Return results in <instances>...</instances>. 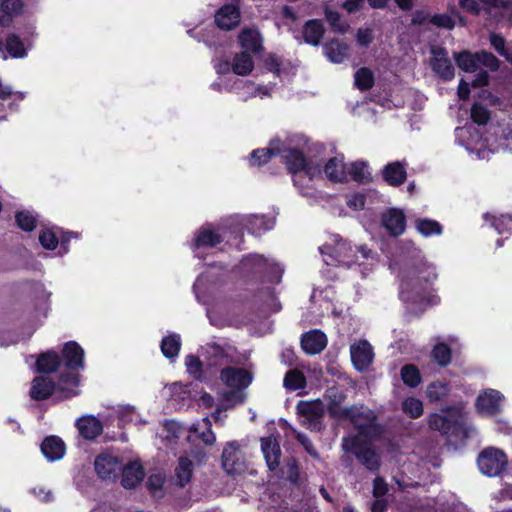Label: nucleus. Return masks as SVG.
<instances>
[{"instance_id":"1","label":"nucleus","mask_w":512,"mask_h":512,"mask_svg":"<svg viewBox=\"0 0 512 512\" xmlns=\"http://www.w3.org/2000/svg\"><path fill=\"white\" fill-rule=\"evenodd\" d=\"M436 277L435 268L422 260L405 264L401 269L400 298L404 302L422 303Z\"/></svg>"},{"instance_id":"2","label":"nucleus","mask_w":512,"mask_h":512,"mask_svg":"<svg viewBox=\"0 0 512 512\" xmlns=\"http://www.w3.org/2000/svg\"><path fill=\"white\" fill-rule=\"evenodd\" d=\"M78 376L72 372L61 374L57 385L46 376L35 377L31 383L30 397L36 401L49 398L53 393L57 401L77 395Z\"/></svg>"},{"instance_id":"3","label":"nucleus","mask_w":512,"mask_h":512,"mask_svg":"<svg viewBox=\"0 0 512 512\" xmlns=\"http://www.w3.org/2000/svg\"><path fill=\"white\" fill-rule=\"evenodd\" d=\"M320 253L324 256V261L327 265H344L350 267L352 264L359 261L357 252L364 260H373L372 251L365 246L353 248L349 243L338 239L335 236L332 243H325L320 248Z\"/></svg>"},{"instance_id":"4","label":"nucleus","mask_w":512,"mask_h":512,"mask_svg":"<svg viewBox=\"0 0 512 512\" xmlns=\"http://www.w3.org/2000/svg\"><path fill=\"white\" fill-rule=\"evenodd\" d=\"M346 416L342 420H348L358 431L356 435L372 440L381 433L380 427L377 425V416L371 409L364 405H353L349 410L345 411Z\"/></svg>"},{"instance_id":"5","label":"nucleus","mask_w":512,"mask_h":512,"mask_svg":"<svg viewBox=\"0 0 512 512\" xmlns=\"http://www.w3.org/2000/svg\"><path fill=\"white\" fill-rule=\"evenodd\" d=\"M341 446L343 451L353 454L369 471L375 472L380 468V456L372 445L362 441L359 435L343 437Z\"/></svg>"},{"instance_id":"6","label":"nucleus","mask_w":512,"mask_h":512,"mask_svg":"<svg viewBox=\"0 0 512 512\" xmlns=\"http://www.w3.org/2000/svg\"><path fill=\"white\" fill-rule=\"evenodd\" d=\"M441 411L443 414L434 413L428 417V425L432 430L452 435L462 428L463 414L460 406H447Z\"/></svg>"},{"instance_id":"7","label":"nucleus","mask_w":512,"mask_h":512,"mask_svg":"<svg viewBox=\"0 0 512 512\" xmlns=\"http://www.w3.org/2000/svg\"><path fill=\"white\" fill-rule=\"evenodd\" d=\"M477 464L481 473L489 477H496L506 471L508 457L504 451L498 448L487 447L478 455Z\"/></svg>"},{"instance_id":"8","label":"nucleus","mask_w":512,"mask_h":512,"mask_svg":"<svg viewBox=\"0 0 512 512\" xmlns=\"http://www.w3.org/2000/svg\"><path fill=\"white\" fill-rule=\"evenodd\" d=\"M296 410L297 414L303 418L302 424L309 430L319 432L323 429L322 418L325 408L321 400L299 401Z\"/></svg>"},{"instance_id":"9","label":"nucleus","mask_w":512,"mask_h":512,"mask_svg":"<svg viewBox=\"0 0 512 512\" xmlns=\"http://www.w3.org/2000/svg\"><path fill=\"white\" fill-rule=\"evenodd\" d=\"M242 266L248 272L265 276L269 282L279 283L281 280L282 269L262 255L255 254L244 258Z\"/></svg>"},{"instance_id":"10","label":"nucleus","mask_w":512,"mask_h":512,"mask_svg":"<svg viewBox=\"0 0 512 512\" xmlns=\"http://www.w3.org/2000/svg\"><path fill=\"white\" fill-rule=\"evenodd\" d=\"M94 467L97 475L105 481L116 480L122 470L123 463L115 455L101 453L94 460Z\"/></svg>"},{"instance_id":"11","label":"nucleus","mask_w":512,"mask_h":512,"mask_svg":"<svg viewBox=\"0 0 512 512\" xmlns=\"http://www.w3.org/2000/svg\"><path fill=\"white\" fill-rule=\"evenodd\" d=\"M221 458L222 467L228 474H241L246 470V462L237 441L227 443Z\"/></svg>"},{"instance_id":"12","label":"nucleus","mask_w":512,"mask_h":512,"mask_svg":"<svg viewBox=\"0 0 512 512\" xmlns=\"http://www.w3.org/2000/svg\"><path fill=\"white\" fill-rule=\"evenodd\" d=\"M431 54L434 56L431 61L433 71L445 81L453 79L455 69L451 60L448 58L446 49L442 47H432Z\"/></svg>"},{"instance_id":"13","label":"nucleus","mask_w":512,"mask_h":512,"mask_svg":"<svg viewBox=\"0 0 512 512\" xmlns=\"http://www.w3.org/2000/svg\"><path fill=\"white\" fill-rule=\"evenodd\" d=\"M220 379L231 388L244 390L252 382V374L243 368L226 367L221 370Z\"/></svg>"},{"instance_id":"14","label":"nucleus","mask_w":512,"mask_h":512,"mask_svg":"<svg viewBox=\"0 0 512 512\" xmlns=\"http://www.w3.org/2000/svg\"><path fill=\"white\" fill-rule=\"evenodd\" d=\"M350 352L352 362L358 371L366 370L372 363L373 350L366 340L351 345Z\"/></svg>"},{"instance_id":"15","label":"nucleus","mask_w":512,"mask_h":512,"mask_svg":"<svg viewBox=\"0 0 512 512\" xmlns=\"http://www.w3.org/2000/svg\"><path fill=\"white\" fill-rule=\"evenodd\" d=\"M327 346V337L320 330H311L301 337V347L306 354L315 355L321 353Z\"/></svg>"},{"instance_id":"16","label":"nucleus","mask_w":512,"mask_h":512,"mask_svg":"<svg viewBox=\"0 0 512 512\" xmlns=\"http://www.w3.org/2000/svg\"><path fill=\"white\" fill-rule=\"evenodd\" d=\"M502 395L499 391L489 389L480 394L476 400L478 410L487 415H494L500 411Z\"/></svg>"},{"instance_id":"17","label":"nucleus","mask_w":512,"mask_h":512,"mask_svg":"<svg viewBox=\"0 0 512 512\" xmlns=\"http://www.w3.org/2000/svg\"><path fill=\"white\" fill-rule=\"evenodd\" d=\"M261 450L269 470L275 471L279 467L281 457V448L276 438H261Z\"/></svg>"},{"instance_id":"18","label":"nucleus","mask_w":512,"mask_h":512,"mask_svg":"<svg viewBox=\"0 0 512 512\" xmlns=\"http://www.w3.org/2000/svg\"><path fill=\"white\" fill-rule=\"evenodd\" d=\"M283 152V158L285 160L287 169L291 174L294 175V184L298 185L302 176H298L297 174L303 170L307 160L304 154L298 149L288 148Z\"/></svg>"},{"instance_id":"19","label":"nucleus","mask_w":512,"mask_h":512,"mask_svg":"<svg viewBox=\"0 0 512 512\" xmlns=\"http://www.w3.org/2000/svg\"><path fill=\"white\" fill-rule=\"evenodd\" d=\"M326 396L329 400L327 410L330 417L342 420L346 416L345 411L349 407H342L341 404L346 399V395L336 387H331L327 390Z\"/></svg>"},{"instance_id":"20","label":"nucleus","mask_w":512,"mask_h":512,"mask_svg":"<svg viewBox=\"0 0 512 512\" xmlns=\"http://www.w3.org/2000/svg\"><path fill=\"white\" fill-rule=\"evenodd\" d=\"M121 484L126 489L135 488L145 477V472L139 462H130L126 466L123 465Z\"/></svg>"},{"instance_id":"21","label":"nucleus","mask_w":512,"mask_h":512,"mask_svg":"<svg viewBox=\"0 0 512 512\" xmlns=\"http://www.w3.org/2000/svg\"><path fill=\"white\" fill-rule=\"evenodd\" d=\"M382 224L392 236H398L405 230L404 214L396 209H390L382 215Z\"/></svg>"},{"instance_id":"22","label":"nucleus","mask_w":512,"mask_h":512,"mask_svg":"<svg viewBox=\"0 0 512 512\" xmlns=\"http://www.w3.org/2000/svg\"><path fill=\"white\" fill-rule=\"evenodd\" d=\"M240 12L234 5H224L215 15L217 26L224 30H231L238 25Z\"/></svg>"},{"instance_id":"23","label":"nucleus","mask_w":512,"mask_h":512,"mask_svg":"<svg viewBox=\"0 0 512 512\" xmlns=\"http://www.w3.org/2000/svg\"><path fill=\"white\" fill-rule=\"evenodd\" d=\"M483 11L495 21H500L505 13L512 14V0H481Z\"/></svg>"},{"instance_id":"24","label":"nucleus","mask_w":512,"mask_h":512,"mask_svg":"<svg viewBox=\"0 0 512 512\" xmlns=\"http://www.w3.org/2000/svg\"><path fill=\"white\" fill-rule=\"evenodd\" d=\"M62 354L67 368L76 370L84 367V351L76 342H67L63 348Z\"/></svg>"},{"instance_id":"25","label":"nucleus","mask_w":512,"mask_h":512,"mask_svg":"<svg viewBox=\"0 0 512 512\" xmlns=\"http://www.w3.org/2000/svg\"><path fill=\"white\" fill-rule=\"evenodd\" d=\"M76 426L80 435L87 440L95 439L103 431L102 423L94 416L79 418L76 422Z\"/></svg>"},{"instance_id":"26","label":"nucleus","mask_w":512,"mask_h":512,"mask_svg":"<svg viewBox=\"0 0 512 512\" xmlns=\"http://www.w3.org/2000/svg\"><path fill=\"white\" fill-rule=\"evenodd\" d=\"M41 450L43 455L49 461H56L64 456L65 444L61 438L57 436H49L42 442Z\"/></svg>"},{"instance_id":"27","label":"nucleus","mask_w":512,"mask_h":512,"mask_svg":"<svg viewBox=\"0 0 512 512\" xmlns=\"http://www.w3.org/2000/svg\"><path fill=\"white\" fill-rule=\"evenodd\" d=\"M193 471V461L186 456L180 457L174 470L175 485L185 487L191 481Z\"/></svg>"},{"instance_id":"28","label":"nucleus","mask_w":512,"mask_h":512,"mask_svg":"<svg viewBox=\"0 0 512 512\" xmlns=\"http://www.w3.org/2000/svg\"><path fill=\"white\" fill-rule=\"evenodd\" d=\"M239 42L247 53L258 54L263 50L262 37L257 30L244 29L239 35Z\"/></svg>"},{"instance_id":"29","label":"nucleus","mask_w":512,"mask_h":512,"mask_svg":"<svg viewBox=\"0 0 512 512\" xmlns=\"http://www.w3.org/2000/svg\"><path fill=\"white\" fill-rule=\"evenodd\" d=\"M325 29L321 20L312 19L308 20L303 26L304 41L310 45L318 46L324 35Z\"/></svg>"},{"instance_id":"30","label":"nucleus","mask_w":512,"mask_h":512,"mask_svg":"<svg viewBox=\"0 0 512 512\" xmlns=\"http://www.w3.org/2000/svg\"><path fill=\"white\" fill-rule=\"evenodd\" d=\"M383 177L389 185L399 186L405 182L407 173L402 163L392 162L384 167Z\"/></svg>"},{"instance_id":"31","label":"nucleus","mask_w":512,"mask_h":512,"mask_svg":"<svg viewBox=\"0 0 512 512\" xmlns=\"http://www.w3.org/2000/svg\"><path fill=\"white\" fill-rule=\"evenodd\" d=\"M324 54L333 63H341L348 56L349 47L338 39L327 42L324 46Z\"/></svg>"},{"instance_id":"32","label":"nucleus","mask_w":512,"mask_h":512,"mask_svg":"<svg viewBox=\"0 0 512 512\" xmlns=\"http://www.w3.org/2000/svg\"><path fill=\"white\" fill-rule=\"evenodd\" d=\"M61 364V359L55 351H47L38 356L36 367L39 373H53Z\"/></svg>"},{"instance_id":"33","label":"nucleus","mask_w":512,"mask_h":512,"mask_svg":"<svg viewBox=\"0 0 512 512\" xmlns=\"http://www.w3.org/2000/svg\"><path fill=\"white\" fill-rule=\"evenodd\" d=\"M21 0H1L0 2V25L7 26L12 18L22 11Z\"/></svg>"},{"instance_id":"34","label":"nucleus","mask_w":512,"mask_h":512,"mask_svg":"<svg viewBox=\"0 0 512 512\" xmlns=\"http://www.w3.org/2000/svg\"><path fill=\"white\" fill-rule=\"evenodd\" d=\"M254 61L249 53H237L232 62V71L240 76H246L253 71Z\"/></svg>"},{"instance_id":"35","label":"nucleus","mask_w":512,"mask_h":512,"mask_svg":"<svg viewBox=\"0 0 512 512\" xmlns=\"http://www.w3.org/2000/svg\"><path fill=\"white\" fill-rule=\"evenodd\" d=\"M324 173L330 181H344L346 173L342 159L338 157L330 158L324 166Z\"/></svg>"},{"instance_id":"36","label":"nucleus","mask_w":512,"mask_h":512,"mask_svg":"<svg viewBox=\"0 0 512 512\" xmlns=\"http://www.w3.org/2000/svg\"><path fill=\"white\" fill-rule=\"evenodd\" d=\"M181 347V339L178 334H170L161 341V351L168 359H174L179 354Z\"/></svg>"},{"instance_id":"37","label":"nucleus","mask_w":512,"mask_h":512,"mask_svg":"<svg viewBox=\"0 0 512 512\" xmlns=\"http://www.w3.org/2000/svg\"><path fill=\"white\" fill-rule=\"evenodd\" d=\"M283 385L291 391L303 389L306 386V378L298 369L289 370L284 377Z\"/></svg>"},{"instance_id":"38","label":"nucleus","mask_w":512,"mask_h":512,"mask_svg":"<svg viewBox=\"0 0 512 512\" xmlns=\"http://www.w3.org/2000/svg\"><path fill=\"white\" fill-rule=\"evenodd\" d=\"M455 61L458 67L466 72H475L478 69L477 53L462 51L455 54Z\"/></svg>"},{"instance_id":"39","label":"nucleus","mask_w":512,"mask_h":512,"mask_svg":"<svg viewBox=\"0 0 512 512\" xmlns=\"http://www.w3.org/2000/svg\"><path fill=\"white\" fill-rule=\"evenodd\" d=\"M222 241V238L219 234L214 231L202 228L197 237L195 238L194 245L195 247H213L219 244Z\"/></svg>"},{"instance_id":"40","label":"nucleus","mask_w":512,"mask_h":512,"mask_svg":"<svg viewBox=\"0 0 512 512\" xmlns=\"http://www.w3.org/2000/svg\"><path fill=\"white\" fill-rule=\"evenodd\" d=\"M324 15L325 19L327 20L331 29L334 32L344 34L348 31L349 24L346 21L342 20V17L339 12L331 10L328 7H326L324 9Z\"/></svg>"},{"instance_id":"41","label":"nucleus","mask_w":512,"mask_h":512,"mask_svg":"<svg viewBox=\"0 0 512 512\" xmlns=\"http://www.w3.org/2000/svg\"><path fill=\"white\" fill-rule=\"evenodd\" d=\"M401 379L405 385L415 388L421 383L419 369L413 364H406L401 368Z\"/></svg>"},{"instance_id":"42","label":"nucleus","mask_w":512,"mask_h":512,"mask_svg":"<svg viewBox=\"0 0 512 512\" xmlns=\"http://www.w3.org/2000/svg\"><path fill=\"white\" fill-rule=\"evenodd\" d=\"M416 229L425 237L442 233V226L439 222L426 218L416 220Z\"/></svg>"},{"instance_id":"43","label":"nucleus","mask_w":512,"mask_h":512,"mask_svg":"<svg viewBox=\"0 0 512 512\" xmlns=\"http://www.w3.org/2000/svg\"><path fill=\"white\" fill-rule=\"evenodd\" d=\"M354 78L356 87L362 91L369 90L374 85V75L372 71L366 67L358 69Z\"/></svg>"},{"instance_id":"44","label":"nucleus","mask_w":512,"mask_h":512,"mask_svg":"<svg viewBox=\"0 0 512 512\" xmlns=\"http://www.w3.org/2000/svg\"><path fill=\"white\" fill-rule=\"evenodd\" d=\"M402 410L410 418L416 419L424 412L423 403L418 398L408 397L402 402Z\"/></svg>"},{"instance_id":"45","label":"nucleus","mask_w":512,"mask_h":512,"mask_svg":"<svg viewBox=\"0 0 512 512\" xmlns=\"http://www.w3.org/2000/svg\"><path fill=\"white\" fill-rule=\"evenodd\" d=\"M246 394L243 390L233 389L223 393L221 407L224 410L231 409L244 402Z\"/></svg>"},{"instance_id":"46","label":"nucleus","mask_w":512,"mask_h":512,"mask_svg":"<svg viewBox=\"0 0 512 512\" xmlns=\"http://www.w3.org/2000/svg\"><path fill=\"white\" fill-rule=\"evenodd\" d=\"M6 49L8 53L14 58H23L26 56L22 40L15 34H11L6 40Z\"/></svg>"},{"instance_id":"47","label":"nucleus","mask_w":512,"mask_h":512,"mask_svg":"<svg viewBox=\"0 0 512 512\" xmlns=\"http://www.w3.org/2000/svg\"><path fill=\"white\" fill-rule=\"evenodd\" d=\"M203 349L208 357L215 359L214 365H222L225 363L224 360L228 358L226 350L216 343H208Z\"/></svg>"},{"instance_id":"48","label":"nucleus","mask_w":512,"mask_h":512,"mask_svg":"<svg viewBox=\"0 0 512 512\" xmlns=\"http://www.w3.org/2000/svg\"><path fill=\"white\" fill-rule=\"evenodd\" d=\"M431 354L433 359L441 366H446L451 361V350L444 343L435 345Z\"/></svg>"},{"instance_id":"49","label":"nucleus","mask_w":512,"mask_h":512,"mask_svg":"<svg viewBox=\"0 0 512 512\" xmlns=\"http://www.w3.org/2000/svg\"><path fill=\"white\" fill-rule=\"evenodd\" d=\"M350 174L353 180L361 183L368 182L371 179L370 172L365 162H354L350 167Z\"/></svg>"},{"instance_id":"50","label":"nucleus","mask_w":512,"mask_h":512,"mask_svg":"<svg viewBox=\"0 0 512 512\" xmlns=\"http://www.w3.org/2000/svg\"><path fill=\"white\" fill-rule=\"evenodd\" d=\"M19 228L26 232L33 231L36 227V218L29 211H20L15 215Z\"/></svg>"},{"instance_id":"51","label":"nucleus","mask_w":512,"mask_h":512,"mask_svg":"<svg viewBox=\"0 0 512 512\" xmlns=\"http://www.w3.org/2000/svg\"><path fill=\"white\" fill-rule=\"evenodd\" d=\"M280 150L275 147L265 148V149H257L254 150L251 154V162L252 164L262 165L268 162L272 155L279 154Z\"/></svg>"},{"instance_id":"52","label":"nucleus","mask_w":512,"mask_h":512,"mask_svg":"<svg viewBox=\"0 0 512 512\" xmlns=\"http://www.w3.org/2000/svg\"><path fill=\"white\" fill-rule=\"evenodd\" d=\"M448 394V387L441 382L431 383L427 388V397L430 401H440Z\"/></svg>"},{"instance_id":"53","label":"nucleus","mask_w":512,"mask_h":512,"mask_svg":"<svg viewBox=\"0 0 512 512\" xmlns=\"http://www.w3.org/2000/svg\"><path fill=\"white\" fill-rule=\"evenodd\" d=\"M164 484V476L161 473L151 474L147 480V487L153 497L161 498L163 496L162 487Z\"/></svg>"},{"instance_id":"54","label":"nucleus","mask_w":512,"mask_h":512,"mask_svg":"<svg viewBox=\"0 0 512 512\" xmlns=\"http://www.w3.org/2000/svg\"><path fill=\"white\" fill-rule=\"evenodd\" d=\"M185 365L187 367L188 373L190 375H192L194 379H196V380L202 379V376H203L202 362L197 356L188 355L185 358Z\"/></svg>"},{"instance_id":"55","label":"nucleus","mask_w":512,"mask_h":512,"mask_svg":"<svg viewBox=\"0 0 512 512\" xmlns=\"http://www.w3.org/2000/svg\"><path fill=\"white\" fill-rule=\"evenodd\" d=\"M471 117L477 124H486L490 119L489 110L480 103H475L471 108Z\"/></svg>"},{"instance_id":"56","label":"nucleus","mask_w":512,"mask_h":512,"mask_svg":"<svg viewBox=\"0 0 512 512\" xmlns=\"http://www.w3.org/2000/svg\"><path fill=\"white\" fill-rule=\"evenodd\" d=\"M39 242L43 248L54 250L58 245V238L51 230H42L39 234Z\"/></svg>"},{"instance_id":"57","label":"nucleus","mask_w":512,"mask_h":512,"mask_svg":"<svg viewBox=\"0 0 512 512\" xmlns=\"http://www.w3.org/2000/svg\"><path fill=\"white\" fill-rule=\"evenodd\" d=\"M478 66L480 64L495 71L499 68V60L490 52L481 51L477 53Z\"/></svg>"},{"instance_id":"58","label":"nucleus","mask_w":512,"mask_h":512,"mask_svg":"<svg viewBox=\"0 0 512 512\" xmlns=\"http://www.w3.org/2000/svg\"><path fill=\"white\" fill-rule=\"evenodd\" d=\"M202 426L204 430L198 434V437L206 444L213 445L215 443V435L211 430V421L208 417L202 419Z\"/></svg>"},{"instance_id":"59","label":"nucleus","mask_w":512,"mask_h":512,"mask_svg":"<svg viewBox=\"0 0 512 512\" xmlns=\"http://www.w3.org/2000/svg\"><path fill=\"white\" fill-rule=\"evenodd\" d=\"M297 441L304 447L305 451L314 459L319 460L320 455L316 448L314 447L312 441L309 439V437L303 433H296L295 435Z\"/></svg>"},{"instance_id":"60","label":"nucleus","mask_w":512,"mask_h":512,"mask_svg":"<svg viewBox=\"0 0 512 512\" xmlns=\"http://www.w3.org/2000/svg\"><path fill=\"white\" fill-rule=\"evenodd\" d=\"M459 6L466 12L478 16L483 10L481 0H459Z\"/></svg>"},{"instance_id":"61","label":"nucleus","mask_w":512,"mask_h":512,"mask_svg":"<svg viewBox=\"0 0 512 512\" xmlns=\"http://www.w3.org/2000/svg\"><path fill=\"white\" fill-rule=\"evenodd\" d=\"M493 218L492 225L499 233L512 230V217L509 215H501L499 218Z\"/></svg>"},{"instance_id":"62","label":"nucleus","mask_w":512,"mask_h":512,"mask_svg":"<svg viewBox=\"0 0 512 512\" xmlns=\"http://www.w3.org/2000/svg\"><path fill=\"white\" fill-rule=\"evenodd\" d=\"M430 22L437 27L449 30L453 29L455 26L454 20L446 14H435L430 18Z\"/></svg>"},{"instance_id":"63","label":"nucleus","mask_w":512,"mask_h":512,"mask_svg":"<svg viewBox=\"0 0 512 512\" xmlns=\"http://www.w3.org/2000/svg\"><path fill=\"white\" fill-rule=\"evenodd\" d=\"M490 44L494 47V49L503 57L507 55L509 50L505 48L506 41L503 36L496 33H491L490 37Z\"/></svg>"},{"instance_id":"64","label":"nucleus","mask_w":512,"mask_h":512,"mask_svg":"<svg viewBox=\"0 0 512 512\" xmlns=\"http://www.w3.org/2000/svg\"><path fill=\"white\" fill-rule=\"evenodd\" d=\"M321 171L322 169L319 163L306 161L305 166L301 172H303L304 175L308 177L309 181H312L314 178L321 176Z\"/></svg>"}]
</instances>
